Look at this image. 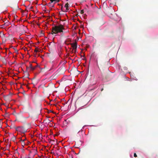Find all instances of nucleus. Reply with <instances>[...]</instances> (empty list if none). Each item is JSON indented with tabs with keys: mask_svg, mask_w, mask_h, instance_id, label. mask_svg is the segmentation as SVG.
I'll list each match as a JSON object with an SVG mask.
<instances>
[{
	"mask_svg": "<svg viewBox=\"0 0 158 158\" xmlns=\"http://www.w3.org/2000/svg\"><path fill=\"white\" fill-rule=\"evenodd\" d=\"M64 30L63 25L60 24L58 25L54 26L52 28V31L51 34H57L59 33L63 32V30Z\"/></svg>",
	"mask_w": 158,
	"mask_h": 158,
	"instance_id": "nucleus-1",
	"label": "nucleus"
},
{
	"mask_svg": "<svg viewBox=\"0 0 158 158\" xmlns=\"http://www.w3.org/2000/svg\"><path fill=\"white\" fill-rule=\"evenodd\" d=\"M15 129L17 131L23 133H24L27 131V129H25L23 127H16Z\"/></svg>",
	"mask_w": 158,
	"mask_h": 158,
	"instance_id": "nucleus-2",
	"label": "nucleus"
},
{
	"mask_svg": "<svg viewBox=\"0 0 158 158\" xmlns=\"http://www.w3.org/2000/svg\"><path fill=\"white\" fill-rule=\"evenodd\" d=\"M37 66H38L37 65L35 66L34 67H33L32 66V64L31 63H30V65L29 67H27V69H29L30 70L33 71L36 68Z\"/></svg>",
	"mask_w": 158,
	"mask_h": 158,
	"instance_id": "nucleus-3",
	"label": "nucleus"
},
{
	"mask_svg": "<svg viewBox=\"0 0 158 158\" xmlns=\"http://www.w3.org/2000/svg\"><path fill=\"white\" fill-rule=\"evenodd\" d=\"M72 47L73 49H77V43L76 42L71 44Z\"/></svg>",
	"mask_w": 158,
	"mask_h": 158,
	"instance_id": "nucleus-4",
	"label": "nucleus"
},
{
	"mask_svg": "<svg viewBox=\"0 0 158 158\" xmlns=\"http://www.w3.org/2000/svg\"><path fill=\"white\" fill-rule=\"evenodd\" d=\"M64 7H65L66 8V9L64 11L65 12L68 11V10H69V4L68 3H67L65 4V5L64 6ZM61 9L63 11V10H62V7H61Z\"/></svg>",
	"mask_w": 158,
	"mask_h": 158,
	"instance_id": "nucleus-5",
	"label": "nucleus"
},
{
	"mask_svg": "<svg viewBox=\"0 0 158 158\" xmlns=\"http://www.w3.org/2000/svg\"><path fill=\"white\" fill-rule=\"evenodd\" d=\"M0 34L1 35H1V37H2L3 40H4L5 41V40H6V39L5 36H4V34L3 33H1V32Z\"/></svg>",
	"mask_w": 158,
	"mask_h": 158,
	"instance_id": "nucleus-6",
	"label": "nucleus"
},
{
	"mask_svg": "<svg viewBox=\"0 0 158 158\" xmlns=\"http://www.w3.org/2000/svg\"><path fill=\"white\" fill-rule=\"evenodd\" d=\"M10 24V23L9 22L8 20H7L6 22H5L4 23V26L7 27Z\"/></svg>",
	"mask_w": 158,
	"mask_h": 158,
	"instance_id": "nucleus-7",
	"label": "nucleus"
},
{
	"mask_svg": "<svg viewBox=\"0 0 158 158\" xmlns=\"http://www.w3.org/2000/svg\"><path fill=\"white\" fill-rule=\"evenodd\" d=\"M16 139V137L15 136H13L11 139V140L13 142H15Z\"/></svg>",
	"mask_w": 158,
	"mask_h": 158,
	"instance_id": "nucleus-8",
	"label": "nucleus"
},
{
	"mask_svg": "<svg viewBox=\"0 0 158 158\" xmlns=\"http://www.w3.org/2000/svg\"><path fill=\"white\" fill-rule=\"evenodd\" d=\"M38 52V50H37V49L36 48L35 50H34V55H35V57H36V53Z\"/></svg>",
	"mask_w": 158,
	"mask_h": 158,
	"instance_id": "nucleus-9",
	"label": "nucleus"
},
{
	"mask_svg": "<svg viewBox=\"0 0 158 158\" xmlns=\"http://www.w3.org/2000/svg\"><path fill=\"white\" fill-rule=\"evenodd\" d=\"M2 60L4 63H5V64L6 63V60L5 59V58L2 57Z\"/></svg>",
	"mask_w": 158,
	"mask_h": 158,
	"instance_id": "nucleus-10",
	"label": "nucleus"
},
{
	"mask_svg": "<svg viewBox=\"0 0 158 158\" xmlns=\"http://www.w3.org/2000/svg\"><path fill=\"white\" fill-rule=\"evenodd\" d=\"M77 52V49H73L72 52L74 53H75Z\"/></svg>",
	"mask_w": 158,
	"mask_h": 158,
	"instance_id": "nucleus-11",
	"label": "nucleus"
},
{
	"mask_svg": "<svg viewBox=\"0 0 158 158\" xmlns=\"http://www.w3.org/2000/svg\"><path fill=\"white\" fill-rule=\"evenodd\" d=\"M80 13L81 14H83L84 13V10H81V12H80Z\"/></svg>",
	"mask_w": 158,
	"mask_h": 158,
	"instance_id": "nucleus-12",
	"label": "nucleus"
},
{
	"mask_svg": "<svg viewBox=\"0 0 158 158\" xmlns=\"http://www.w3.org/2000/svg\"><path fill=\"white\" fill-rule=\"evenodd\" d=\"M50 143H52V142H54V140H53L50 139Z\"/></svg>",
	"mask_w": 158,
	"mask_h": 158,
	"instance_id": "nucleus-13",
	"label": "nucleus"
},
{
	"mask_svg": "<svg viewBox=\"0 0 158 158\" xmlns=\"http://www.w3.org/2000/svg\"><path fill=\"white\" fill-rule=\"evenodd\" d=\"M134 156L135 157H137V155L135 153L134 154Z\"/></svg>",
	"mask_w": 158,
	"mask_h": 158,
	"instance_id": "nucleus-14",
	"label": "nucleus"
},
{
	"mask_svg": "<svg viewBox=\"0 0 158 158\" xmlns=\"http://www.w3.org/2000/svg\"><path fill=\"white\" fill-rule=\"evenodd\" d=\"M37 50H38V52H40L41 51V49H39V48L37 49Z\"/></svg>",
	"mask_w": 158,
	"mask_h": 158,
	"instance_id": "nucleus-15",
	"label": "nucleus"
},
{
	"mask_svg": "<svg viewBox=\"0 0 158 158\" xmlns=\"http://www.w3.org/2000/svg\"><path fill=\"white\" fill-rule=\"evenodd\" d=\"M96 61V64H97V65L98 67V62L97 60Z\"/></svg>",
	"mask_w": 158,
	"mask_h": 158,
	"instance_id": "nucleus-16",
	"label": "nucleus"
},
{
	"mask_svg": "<svg viewBox=\"0 0 158 158\" xmlns=\"http://www.w3.org/2000/svg\"><path fill=\"white\" fill-rule=\"evenodd\" d=\"M60 0H55L54 1H56V2H59Z\"/></svg>",
	"mask_w": 158,
	"mask_h": 158,
	"instance_id": "nucleus-17",
	"label": "nucleus"
},
{
	"mask_svg": "<svg viewBox=\"0 0 158 158\" xmlns=\"http://www.w3.org/2000/svg\"><path fill=\"white\" fill-rule=\"evenodd\" d=\"M25 140V139H24V140H22V139H21L20 141H23V142H24Z\"/></svg>",
	"mask_w": 158,
	"mask_h": 158,
	"instance_id": "nucleus-18",
	"label": "nucleus"
},
{
	"mask_svg": "<svg viewBox=\"0 0 158 158\" xmlns=\"http://www.w3.org/2000/svg\"><path fill=\"white\" fill-rule=\"evenodd\" d=\"M24 145H25L24 143L23 142L22 143V145L23 146Z\"/></svg>",
	"mask_w": 158,
	"mask_h": 158,
	"instance_id": "nucleus-19",
	"label": "nucleus"
},
{
	"mask_svg": "<svg viewBox=\"0 0 158 158\" xmlns=\"http://www.w3.org/2000/svg\"><path fill=\"white\" fill-rule=\"evenodd\" d=\"M2 26H4V24H3V25H2Z\"/></svg>",
	"mask_w": 158,
	"mask_h": 158,
	"instance_id": "nucleus-20",
	"label": "nucleus"
},
{
	"mask_svg": "<svg viewBox=\"0 0 158 158\" xmlns=\"http://www.w3.org/2000/svg\"><path fill=\"white\" fill-rule=\"evenodd\" d=\"M66 62H65L64 61V63H63V64H64V63H66Z\"/></svg>",
	"mask_w": 158,
	"mask_h": 158,
	"instance_id": "nucleus-21",
	"label": "nucleus"
},
{
	"mask_svg": "<svg viewBox=\"0 0 158 158\" xmlns=\"http://www.w3.org/2000/svg\"><path fill=\"white\" fill-rule=\"evenodd\" d=\"M8 96H9V95H7V96L6 97H6H8Z\"/></svg>",
	"mask_w": 158,
	"mask_h": 158,
	"instance_id": "nucleus-22",
	"label": "nucleus"
},
{
	"mask_svg": "<svg viewBox=\"0 0 158 158\" xmlns=\"http://www.w3.org/2000/svg\"><path fill=\"white\" fill-rule=\"evenodd\" d=\"M54 7V5H53V6H52V7Z\"/></svg>",
	"mask_w": 158,
	"mask_h": 158,
	"instance_id": "nucleus-23",
	"label": "nucleus"
},
{
	"mask_svg": "<svg viewBox=\"0 0 158 158\" xmlns=\"http://www.w3.org/2000/svg\"><path fill=\"white\" fill-rule=\"evenodd\" d=\"M51 3V2H50L49 4H51V3Z\"/></svg>",
	"mask_w": 158,
	"mask_h": 158,
	"instance_id": "nucleus-24",
	"label": "nucleus"
},
{
	"mask_svg": "<svg viewBox=\"0 0 158 158\" xmlns=\"http://www.w3.org/2000/svg\"><path fill=\"white\" fill-rule=\"evenodd\" d=\"M6 21H7V20L6 21H6H4V22L5 23L6 22Z\"/></svg>",
	"mask_w": 158,
	"mask_h": 158,
	"instance_id": "nucleus-25",
	"label": "nucleus"
},
{
	"mask_svg": "<svg viewBox=\"0 0 158 158\" xmlns=\"http://www.w3.org/2000/svg\"><path fill=\"white\" fill-rule=\"evenodd\" d=\"M47 88H48V86H47L46 87Z\"/></svg>",
	"mask_w": 158,
	"mask_h": 158,
	"instance_id": "nucleus-26",
	"label": "nucleus"
}]
</instances>
